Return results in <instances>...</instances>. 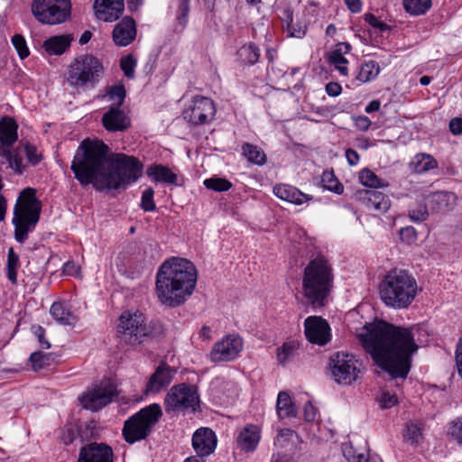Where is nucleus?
Wrapping results in <instances>:
<instances>
[{
	"instance_id": "obj_7",
	"label": "nucleus",
	"mask_w": 462,
	"mask_h": 462,
	"mask_svg": "<svg viewBox=\"0 0 462 462\" xmlns=\"http://www.w3.org/2000/svg\"><path fill=\"white\" fill-rule=\"evenodd\" d=\"M104 73V65L97 57L81 54L69 65L67 81L75 88L92 89L102 79Z\"/></svg>"
},
{
	"instance_id": "obj_27",
	"label": "nucleus",
	"mask_w": 462,
	"mask_h": 462,
	"mask_svg": "<svg viewBox=\"0 0 462 462\" xmlns=\"http://www.w3.org/2000/svg\"><path fill=\"white\" fill-rule=\"evenodd\" d=\"M72 41L69 34L55 35L45 40L42 48L50 55H62L70 48Z\"/></svg>"
},
{
	"instance_id": "obj_38",
	"label": "nucleus",
	"mask_w": 462,
	"mask_h": 462,
	"mask_svg": "<svg viewBox=\"0 0 462 462\" xmlns=\"http://www.w3.org/2000/svg\"><path fill=\"white\" fill-rule=\"evenodd\" d=\"M299 348V344L292 340L284 342L276 349V357L279 365H285L291 359Z\"/></svg>"
},
{
	"instance_id": "obj_52",
	"label": "nucleus",
	"mask_w": 462,
	"mask_h": 462,
	"mask_svg": "<svg viewBox=\"0 0 462 462\" xmlns=\"http://www.w3.org/2000/svg\"><path fill=\"white\" fill-rule=\"evenodd\" d=\"M154 190L152 188L149 187L145 189L142 194L141 199V208L145 212L154 211L156 209V205L153 200Z\"/></svg>"
},
{
	"instance_id": "obj_40",
	"label": "nucleus",
	"mask_w": 462,
	"mask_h": 462,
	"mask_svg": "<svg viewBox=\"0 0 462 462\" xmlns=\"http://www.w3.org/2000/svg\"><path fill=\"white\" fill-rule=\"evenodd\" d=\"M54 359V354L43 353L42 351H35L32 353L29 358L34 371H40L42 368L49 366Z\"/></svg>"
},
{
	"instance_id": "obj_25",
	"label": "nucleus",
	"mask_w": 462,
	"mask_h": 462,
	"mask_svg": "<svg viewBox=\"0 0 462 462\" xmlns=\"http://www.w3.org/2000/svg\"><path fill=\"white\" fill-rule=\"evenodd\" d=\"M146 174L154 182H163L169 185L178 184V175L166 165L152 163L147 167Z\"/></svg>"
},
{
	"instance_id": "obj_21",
	"label": "nucleus",
	"mask_w": 462,
	"mask_h": 462,
	"mask_svg": "<svg viewBox=\"0 0 462 462\" xmlns=\"http://www.w3.org/2000/svg\"><path fill=\"white\" fill-rule=\"evenodd\" d=\"M95 16L103 22L116 21L124 13V0H95L93 4Z\"/></svg>"
},
{
	"instance_id": "obj_29",
	"label": "nucleus",
	"mask_w": 462,
	"mask_h": 462,
	"mask_svg": "<svg viewBox=\"0 0 462 462\" xmlns=\"http://www.w3.org/2000/svg\"><path fill=\"white\" fill-rule=\"evenodd\" d=\"M438 167V162L434 157L427 153L416 154L410 162L411 170L418 174L425 173Z\"/></svg>"
},
{
	"instance_id": "obj_49",
	"label": "nucleus",
	"mask_w": 462,
	"mask_h": 462,
	"mask_svg": "<svg viewBox=\"0 0 462 462\" xmlns=\"http://www.w3.org/2000/svg\"><path fill=\"white\" fill-rule=\"evenodd\" d=\"M343 455L348 462H371L364 453L357 452L351 444L342 447Z\"/></svg>"
},
{
	"instance_id": "obj_5",
	"label": "nucleus",
	"mask_w": 462,
	"mask_h": 462,
	"mask_svg": "<svg viewBox=\"0 0 462 462\" xmlns=\"http://www.w3.org/2000/svg\"><path fill=\"white\" fill-rule=\"evenodd\" d=\"M418 294L416 279L408 271L392 269L379 284V295L385 306L394 310L408 309Z\"/></svg>"
},
{
	"instance_id": "obj_33",
	"label": "nucleus",
	"mask_w": 462,
	"mask_h": 462,
	"mask_svg": "<svg viewBox=\"0 0 462 462\" xmlns=\"http://www.w3.org/2000/svg\"><path fill=\"white\" fill-rule=\"evenodd\" d=\"M50 312L53 319L62 325H73L76 322L73 313L60 301L52 303Z\"/></svg>"
},
{
	"instance_id": "obj_47",
	"label": "nucleus",
	"mask_w": 462,
	"mask_h": 462,
	"mask_svg": "<svg viewBox=\"0 0 462 462\" xmlns=\"http://www.w3.org/2000/svg\"><path fill=\"white\" fill-rule=\"evenodd\" d=\"M137 31H112L113 40L118 46H127L136 38Z\"/></svg>"
},
{
	"instance_id": "obj_20",
	"label": "nucleus",
	"mask_w": 462,
	"mask_h": 462,
	"mask_svg": "<svg viewBox=\"0 0 462 462\" xmlns=\"http://www.w3.org/2000/svg\"><path fill=\"white\" fill-rule=\"evenodd\" d=\"M216 433L209 428H199L192 436V447L198 457H205L212 454L217 448Z\"/></svg>"
},
{
	"instance_id": "obj_55",
	"label": "nucleus",
	"mask_w": 462,
	"mask_h": 462,
	"mask_svg": "<svg viewBox=\"0 0 462 462\" xmlns=\"http://www.w3.org/2000/svg\"><path fill=\"white\" fill-rule=\"evenodd\" d=\"M79 430L77 428V425L73 424H68L65 426L62 433V442L69 446L72 443H74L79 439Z\"/></svg>"
},
{
	"instance_id": "obj_30",
	"label": "nucleus",
	"mask_w": 462,
	"mask_h": 462,
	"mask_svg": "<svg viewBox=\"0 0 462 462\" xmlns=\"http://www.w3.org/2000/svg\"><path fill=\"white\" fill-rule=\"evenodd\" d=\"M242 154L250 163L258 166H263L266 163L267 161V156L263 150L259 146L250 143H243Z\"/></svg>"
},
{
	"instance_id": "obj_31",
	"label": "nucleus",
	"mask_w": 462,
	"mask_h": 462,
	"mask_svg": "<svg viewBox=\"0 0 462 462\" xmlns=\"http://www.w3.org/2000/svg\"><path fill=\"white\" fill-rule=\"evenodd\" d=\"M236 54L241 64L253 66L260 58V49L256 44L249 42L240 47Z\"/></svg>"
},
{
	"instance_id": "obj_35",
	"label": "nucleus",
	"mask_w": 462,
	"mask_h": 462,
	"mask_svg": "<svg viewBox=\"0 0 462 462\" xmlns=\"http://www.w3.org/2000/svg\"><path fill=\"white\" fill-rule=\"evenodd\" d=\"M0 156L8 162V166L14 171L17 174L23 172V158L20 154L19 148L16 149H4L0 151Z\"/></svg>"
},
{
	"instance_id": "obj_13",
	"label": "nucleus",
	"mask_w": 462,
	"mask_h": 462,
	"mask_svg": "<svg viewBox=\"0 0 462 462\" xmlns=\"http://www.w3.org/2000/svg\"><path fill=\"white\" fill-rule=\"evenodd\" d=\"M117 394L116 385L110 379H104L79 396V401L84 409L97 411L111 403Z\"/></svg>"
},
{
	"instance_id": "obj_60",
	"label": "nucleus",
	"mask_w": 462,
	"mask_h": 462,
	"mask_svg": "<svg viewBox=\"0 0 462 462\" xmlns=\"http://www.w3.org/2000/svg\"><path fill=\"white\" fill-rule=\"evenodd\" d=\"M364 20L374 29H391V27L388 24L382 21H379L377 17L371 13L365 14Z\"/></svg>"
},
{
	"instance_id": "obj_54",
	"label": "nucleus",
	"mask_w": 462,
	"mask_h": 462,
	"mask_svg": "<svg viewBox=\"0 0 462 462\" xmlns=\"http://www.w3.org/2000/svg\"><path fill=\"white\" fill-rule=\"evenodd\" d=\"M448 434L458 444H462V417H457L449 422Z\"/></svg>"
},
{
	"instance_id": "obj_12",
	"label": "nucleus",
	"mask_w": 462,
	"mask_h": 462,
	"mask_svg": "<svg viewBox=\"0 0 462 462\" xmlns=\"http://www.w3.org/2000/svg\"><path fill=\"white\" fill-rule=\"evenodd\" d=\"M355 356L336 352L329 358V367L335 382L338 384L350 385L356 382L360 374Z\"/></svg>"
},
{
	"instance_id": "obj_19",
	"label": "nucleus",
	"mask_w": 462,
	"mask_h": 462,
	"mask_svg": "<svg viewBox=\"0 0 462 462\" xmlns=\"http://www.w3.org/2000/svg\"><path fill=\"white\" fill-rule=\"evenodd\" d=\"M112 448L106 443L92 442L80 448L78 462H114Z\"/></svg>"
},
{
	"instance_id": "obj_50",
	"label": "nucleus",
	"mask_w": 462,
	"mask_h": 462,
	"mask_svg": "<svg viewBox=\"0 0 462 462\" xmlns=\"http://www.w3.org/2000/svg\"><path fill=\"white\" fill-rule=\"evenodd\" d=\"M79 430V439L81 443L89 441L96 437L97 430L93 421L86 422L84 424L77 425Z\"/></svg>"
},
{
	"instance_id": "obj_28",
	"label": "nucleus",
	"mask_w": 462,
	"mask_h": 462,
	"mask_svg": "<svg viewBox=\"0 0 462 462\" xmlns=\"http://www.w3.org/2000/svg\"><path fill=\"white\" fill-rule=\"evenodd\" d=\"M277 415L280 419L295 418L297 409L286 392H280L276 402Z\"/></svg>"
},
{
	"instance_id": "obj_63",
	"label": "nucleus",
	"mask_w": 462,
	"mask_h": 462,
	"mask_svg": "<svg viewBox=\"0 0 462 462\" xmlns=\"http://www.w3.org/2000/svg\"><path fill=\"white\" fill-rule=\"evenodd\" d=\"M371 124V120L365 116H358L355 118L356 127L362 132H366L370 128Z\"/></svg>"
},
{
	"instance_id": "obj_43",
	"label": "nucleus",
	"mask_w": 462,
	"mask_h": 462,
	"mask_svg": "<svg viewBox=\"0 0 462 462\" xmlns=\"http://www.w3.org/2000/svg\"><path fill=\"white\" fill-rule=\"evenodd\" d=\"M328 62L329 65L333 66L334 69L337 70L342 76L347 75L348 60L344 57V55H341L339 52L331 51L328 54Z\"/></svg>"
},
{
	"instance_id": "obj_6",
	"label": "nucleus",
	"mask_w": 462,
	"mask_h": 462,
	"mask_svg": "<svg viewBox=\"0 0 462 462\" xmlns=\"http://www.w3.org/2000/svg\"><path fill=\"white\" fill-rule=\"evenodd\" d=\"M42 203L36 198L33 188H25L21 192L14 208L12 224L14 226V238L23 244L40 220Z\"/></svg>"
},
{
	"instance_id": "obj_10",
	"label": "nucleus",
	"mask_w": 462,
	"mask_h": 462,
	"mask_svg": "<svg viewBox=\"0 0 462 462\" xmlns=\"http://www.w3.org/2000/svg\"><path fill=\"white\" fill-rule=\"evenodd\" d=\"M164 407L168 413L197 411L199 408L198 387L186 383L173 385L164 398Z\"/></svg>"
},
{
	"instance_id": "obj_9",
	"label": "nucleus",
	"mask_w": 462,
	"mask_h": 462,
	"mask_svg": "<svg viewBox=\"0 0 462 462\" xmlns=\"http://www.w3.org/2000/svg\"><path fill=\"white\" fill-rule=\"evenodd\" d=\"M71 9L70 0H33L32 3V12L35 19L47 25L66 23L71 17Z\"/></svg>"
},
{
	"instance_id": "obj_46",
	"label": "nucleus",
	"mask_w": 462,
	"mask_h": 462,
	"mask_svg": "<svg viewBox=\"0 0 462 462\" xmlns=\"http://www.w3.org/2000/svg\"><path fill=\"white\" fill-rule=\"evenodd\" d=\"M136 65L137 60L132 54L123 56L120 60V69L124 72V75L129 79L135 78Z\"/></svg>"
},
{
	"instance_id": "obj_42",
	"label": "nucleus",
	"mask_w": 462,
	"mask_h": 462,
	"mask_svg": "<svg viewBox=\"0 0 462 462\" xmlns=\"http://www.w3.org/2000/svg\"><path fill=\"white\" fill-rule=\"evenodd\" d=\"M203 184L208 189H211L217 192L227 191L233 187L232 182L227 179L219 177H211L206 179Z\"/></svg>"
},
{
	"instance_id": "obj_3",
	"label": "nucleus",
	"mask_w": 462,
	"mask_h": 462,
	"mask_svg": "<svg viewBox=\"0 0 462 462\" xmlns=\"http://www.w3.org/2000/svg\"><path fill=\"white\" fill-rule=\"evenodd\" d=\"M197 277V269L189 260L171 257L164 261L156 274L159 301L171 308L180 306L193 293Z\"/></svg>"
},
{
	"instance_id": "obj_41",
	"label": "nucleus",
	"mask_w": 462,
	"mask_h": 462,
	"mask_svg": "<svg viewBox=\"0 0 462 462\" xmlns=\"http://www.w3.org/2000/svg\"><path fill=\"white\" fill-rule=\"evenodd\" d=\"M323 187L336 194H342L344 192V186L336 178L333 171H324L321 177Z\"/></svg>"
},
{
	"instance_id": "obj_22",
	"label": "nucleus",
	"mask_w": 462,
	"mask_h": 462,
	"mask_svg": "<svg viewBox=\"0 0 462 462\" xmlns=\"http://www.w3.org/2000/svg\"><path fill=\"white\" fill-rule=\"evenodd\" d=\"M103 126L109 132H123L130 127V118L119 107H110L101 119Z\"/></svg>"
},
{
	"instance_id": "obj_17",
	"label": "nucleus",
	"mask_w": 462,
	"mask_h": 462,
	"mask_svg": "<svg viewBox=\"0 0 462 462\" xmlns=\"http://www.w3.org/2000/svg\"><path fill=\"white\" fill-rule=\"evenodd\" d=\"M177 370L166 362H161L154 373L150 376L146 387V393H158L166 389L171 383Z\"/></svg>"
},
{
	"instance_id": "obj_45",
	"label": "nucleus",
	"mask_w": 462,
	"mask_h": 462,
	"mask_svg": "<svg viewBox=\"0 0 462 462\" xmlns=\"http://www.w3.org/2000/svg\"><path fill=\"white\" fill-rule=\"evenodd\" d=\"M408 215L411 220L415 223L425 221L429 217L426 203L424 201L417 202L414 207L409 208Z\"/></svg>"
},
{
	"instance_id": "obj_1",
	"label": "nucleus",
	"mask_w": 462,
	"mask_h": 462,
	"mask_svg": "<svg viewBox=\"0 0 462 462\" xmlns=\"http://www.w3.org/2000/svg\"><path fill=\"white\" fill-rule=\"evenodd\" d=\"M143 165L133 155L113 152L100 139H84L78 146L70 170L83 187L99 191L125 189L142 176Z\"/></svg>"
},
{
	"instance_id": "obj_37",
	"label": "nucleus",
	"mask_w": 462,
	"mask_h": 462,
	"mask_svg": "<svg viewBox=\"0 0 462 462\" xmlns=\"http://www.w3.org/2000/svg\"><path fill=\"white\" fill-rule=\"evenodd\" d=\"M403 7L411 15L425 14L431 7V0H402Z\"/></svg>"
},
{
	"instance_id": "obj_53",
	"label": "nucleus",
	"mask_w": 462,
	"mask_h": 462,
	"mask_svg": "<svg viewBox=\"0 0 462 462\" xmlns=\"http://www.w3.org/2000/svg\"><path fill=\"white\" fill-rule=\"evenodd\" d=\"M23 145L28 162L33 166L38 165L42 160V155L38 152L37 147L29 142H23Z\"/></svg>"
},
{
	"instance_id": "obj_48",
	"label": "nucleus",
	"mask_w": 462,
	"mask_h": 462,
	"mask_svg": "<svg viewBox=\"0 0 462 462\" xmlns=\"http://www.w3.org/2000/svg\"><path fill=\"white\" fill-rule=\"evenodd\" d=\"M106 95L109 100L116 101V107H119L125 101L126 91L124 85H114L107 88Z\"/></svg>"
},
{
	"instance_id": "obj_11",
	"label": "nucleus",
	"mask_w": 462,
	"mask_h": 462,
	"mask_svg": "<svg viewBox=\"0 0 462 462\" xmlns=\"http://www.w3.org/2000/svg\"><path fill=\"white\" fill-rule=\"evenodd\" d=\"M145 316L140 311H124L119 317L117 337L121 343L135 346L143 342Z\"/></svg>"
},
{
	"instance_id": "obj_51",
	"label": "nucleus",
	"mask_w": 462,
	"mask_h": 462,
	"mask_svg": "<svg viewBox=\"0 0 462 462\" xmlns=\"http://www.w3.org/2000/svg\"><path fill=\"white\" fill-rule=\"evenodd\" d=\"M11 42L21 60H24L30 55V51L27 46L26 41L22 34H14L12 37Z\"/></svg>"
},
{
	"instance_id": "obj_62",
	"label": "nucleus",
	"mask_w": 462,
	"mask_h": 462,
	"mask_svg": "<svg viewBox=\"0 0 462 462\" xmlns=\"http://www.w3.org/2000/svg\"><path fill=\"white\" fill-rule=\"evenodd\" d=\"M114 29H136L135 20L132 16L126 15L115 25Z\"/></svg>"
},
{
	"instance_id": "obj_26",
	"label": "nucleus",
	"mask_w": 462,
	"mask_h": 462,
	"mask_svg": "<svg viewBox=\"0 0 462 462\" xmlns=\"http://www.w3.org/2000/svg\"><path fill=\"white\" fill-rule=\"evenodd\" d=\"M18 124L10 116H4L0 120V144L11 147L18 139Z\"/></svg>"
},
{
	"instance_id": "obj_39",
	"label": "nucleus",
	"mask_w": 462,
	"mask_h": 462,
	"mask_svg": "<svg viewBox=\"0 0 462 462\" xmlns=\"http://www.w3.org/2000/svg\"><path fill=\"white\" fill-rule=\"evenodd\" d=\"M360 182L368 188L387 187L388 182L380 179L374 171L369 169H363L359 173Z\"/></svg>"
},
{
	"instance_id": "obj_59",
	"label": "nucleus",
	"mask_w": 462,
	"mask_h": 462,
	"mask_svg": "<svg viewBox=\"0 0 462 462\" xmlns=\"http://www.w3.org/2000/svg\"><path fill=\"white\" fill-rule=\"evenodd\" d=\"M400 236L401 239L407 244H411L417 239V232L413 226L401 228Z\"/></svg>"
},
{
	"instance_id": "obj_32",
	"label": "nucleus",
	"mask_w": 462,
	"mask_h": 462,
	"mask_svg": "<svg viewBox=\"0 0 462 462\" xmlns=\"http://www.w3.org/2000/svg\"><path fill=\"white\" fill-rule=\"evenodd\" d=\"M381 71L379 63L375 60H365L359 67L356 79L361 83L370 82L377 78Z\"/></svg>"
},
{
	"instance_id": "obj_18",
	"label": "nucleus",
	"mask_w": 462,
	"mask_h": 462,
	"mask_svg": "<svg viewBox=\"0 0 462 462\" xmlns=\"http://www.w3.org/2000/svg\"><path fill=\"white\" fill-rule=\"evenodd\" d=\"M357 201L362 202L367 209L378 213L386 212L391 207L389 196L376 189H360L355 193Z\"/></svg>"
},
{
	"instance_id": "obj_24",
	"label": "nucleus",
	"mask_w": 462,
	"mask_h": 462,
	"mask_svg": "<svg viewBox=\"0 0 462 462\" xmlns=\"http://www.w3.org/2000/svg\"><path fill=\"white\" fill-rule=\"evenodd\" d=\"M261 432L256 425L245 426L236 439L237 447L245 452L254 451L260 441Z\"/></svg>"
},
{
	"instance_id": "obj_2",
	"label": "nucleus",
	"mask_w": 462,
	"mask_h": 462,
	"mask_svg": "<svg viewBox=\"0 0 462 462\" xmlns=\"http://www.w3.org/2000/svg\"><path fill=\"white\" fill-rule=\"evenodd\" d=\"M366 333L359 339L374 364L392 379H406L411 368L412 355L418 350L413 327L396 326L378 320L365 326Z\"/></svg>"
},
{
	"instance_id": "obj_61",
	"label": "nucleus",
	"mask_w": 462,
	"mask_h": 462,
	"mask_svg": "<svg viewBox=\"0 0 462 462\" xmlns=\"http://www.w3.org/2000/svg\"><path fill=\"white\" fill-rule=\"evenodd\" d=\"M380 403L383 409L391 408L397 403V397L390 393H383L381 396Z\"/></svg>"
},
{
	"instance_id": "obj_14",
	"label": "nucleus",
	"mask_w": 462,
	"mask_h": 462,
	"mask_svg": "<svg viewBox=\"0 0 462 462\" xmlns=\"http://www.w3.org/2000/svg\"><path fill=\"white\" fill-rule=\"evenodd\" d=\"M217 109L214 101L207 97L197 96L183 111V117L194 125H206L213 120Z\"/></svg>"
},
{
	"instance_id": "obj_44",
	"label": "nucleus",
	"mask_w": 462,
	"mask_h": 462,
	"mask_svg": "<svg viewBox=\"0 0 462 462\" xmlns=\"http://www.w3.org/2000/svg\"><path fill=\"white\" fill-rule=\"evenodd\" d=\"M143 342L149 338H159L165 333L164 326L160 320H152L149 324L143 323Z\"/></svg>"
},
{
	"instance_id": "obj_15",
	"label": "nucleus",
	"mask_w": 462,
	"mask_h": 462,
	"mask_svg": "<svg viewBox=\"0 0 462 462\" xmlns=\"http://www.w3.org/2000/svg\"><path fill=\"white\" fill-rule=\"evenodd\" d=\"M242 349V338L238 336L228 335L214 344L210 352V359L215 363L232 361L237 357Z\"/></svg>"
},
{
	"instance_id": "obj_64",
	"label": "nucleus",
	"mask_w": 462,
	"mask_h": 462,
	"mask_svg": "<svg viewBox=\"0 0 462 462\" xmlns=\"http://www.w3.org/2000/svg\"><path fill=\"white\" fill-rule=\"evenodd\" d=\"M448 127H449V131L454 135L461 134H462V117L452 118L449 121Z\"/></svg>"
},
{
	"instance_id": "obj_56",
	"label": "nucleus",
	"mask_w": 462,
	"mask_h": 462,
	"mask_svg": "<svg viewBox=\"0 0 462 462\" xmlns=\"http://www.w3.org/2000/svg\"><path fill=\"white\" fill-rule=\"evenodd\" d=\"M278 16L283 23L282 29H291L293 22V10L290 5H284L278 9Z\"/></svg>"
},
{
	"instance_id": "obj_4",
	"label": "nucleus",
	"mask_w": 462,
	"mask_h": 462,
	"mask_svg": "<svg viewBox=\"0 0 462 462\" xmlns=\"http://www.w3.org/2000/svg\"><path fill=\"white\" fill-rule=\"evenodd\" d=\"M334 285L333 268L322 254L310 260L303 269L302 295L317 310L325 307Z\"/></svg>"
},
{
	"instance_id": "obj_23",
	"label": "nucleus",
	"mask_w": 462,
	"mask_h": 462,
	"mask_svg": "<svg viewBox=\"0 0 462 462\" xmlns=\"http://www.w3.org/2000/svg\"><path fill=\"white\" fill-rule=\"evenodd\" d=\"M273 194L277 198L295 205H302L313 199L311 195L305 194L289 184H276L273 187Z\"/></svg>"
},
{
	"instance_id": "obj_36",
	"label": "nucleus",
	"mask_w": 462,
	"mask_h": 462,
	"mask_svg": "<svg viewBox=\"0 0 462 462\" xmlns=\"http://www.w3.org/2000/svg\"><path fill=\"white\" fill-rule=\"evenodd\" d=\"M20 266L19 255L14 252L13 247L8 249L6 262V276L13 285L17 284V271Z\"/></svg>"
},
{
	"instance_id": "obj_58",
	"label": "nucleus",
	"mask_w": 462,
	"mask_h": 462,
	"mask_svg": "<svg viewBox=\"0 0 462 462\" xmlns=\"http://www.w3.org/2000/svg\"><path fill=\"white\" fill-rule=\"evenodd\" d=\"M32 331L34 334V336L37 337L38 343H39V346L41 348H42V349L51 348V343L45 337L46 330L43 327H42L40 325H33L32 327Z\"/></svg>"
},
{
	"instance_id": "obj_16",
	"label": "nucleus",
	"mask_w": 462,
	"mask_h": 462,
	"mask_svg": "<svg viewBox=\"0 0 462 462\" xmlns=\"http://www.w3.org/2000/svg\"><path fill=\"white\" fill-rule=\"evenodd\" d=\"M305 337L312 344L325 346L330 340V327L320 316H310L304 320Z\"/></svg>"
},
{
	"instance_id": "obj_8",
	"label": "nucleus",
	"mask_w": 462,
	"mask_h": 462,
	"mask_svg": "<svg viewBox=\"0 0 462 462\" xmlns=\"http://www.w3.org/2000/svg\"><path fill=\"white\" fill-rule=\"evenodd\" d=\"M162 416L158 403H152L130 416L122 429L124 439L128 444H134L146 439L153 431L155 425Z\"/></svg>"
},
{
	"instance_id": "obj_34",
	"label": "nucleus",
	"mask_w": 462,
	"mask_h": 462,
	"mask_svg": "<svg viewBox=\"0 0 462 462\" xmlns=\"http://www.w3.org/2000/svg\"><path fill=\"white\" fill-rule=\"evenodd\" d=\"M425 424L422 420H411L406 424L404 439L411 445H418L423 439Z\"/></svg>"
},
{
	"instance_id": "obj_57",
	"label": "nucleus",
	"mask_w": 462,
	"mask_h": 462,
	"mask_svg": "<svg viewBox=\"0 0 462 462\" xmlns=\"http://www.w3.org/2000/svg\"><path fill=\"white\" fill-rule=\"evenodd\" d=\"M189 13V0H179L177 20L179 25L186 26Z\"/></svg>"
}]
</instances>
